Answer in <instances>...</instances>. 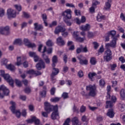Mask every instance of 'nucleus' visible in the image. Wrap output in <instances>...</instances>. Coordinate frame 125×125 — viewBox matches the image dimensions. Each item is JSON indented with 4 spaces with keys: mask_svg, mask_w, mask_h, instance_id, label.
<instances>
[{
    "mask_svg": "<svg viewBox=\"0 0 125 125\" xmlns=\"http://www.w3.org/2000/svg\"><path fill=\"white\" fill-rule=\"evenodd\" d=\"M45 111L47 113H50L54 111L51 115L52 120H56L59 118V114L58 113V106H53L51 105L49 103L46 102L44 103Z\"/></svg>",
    "mask_w": 125,
    "mask_h": 125,
    "instance_id": "1",
    "label": "nucleus"
},
{
    "mask_svg": "<svg viewBox=\"0 0 125 125\" xmlns=\"http://www.w3.org/2000/svg\"><path fill=\"white\" fill-rule=\"evenodd\" d=\"M62 16H63V21L66 23V25H67V26H71L72 23L68 21V19L72 18V11H71V9H66L62 13Z\"/></svg>",
    "mask_w": 125,
    "mask_h": 125,
    "instance_id": "2",
    "label": "nucleus"
},
{
    "mask_svg": "<svg viewBox=\"0 0 125 125\" xmlns=\"http://www.w3.org/2000/svg\"><path fill=\"white\" fill-rule=\"evenodd\" d=\"M0 76L4 78V80H5L11 86H13L14 81L12 80V78L10 77L9 74H4V70H0Z\"/></svg>",
    "mask_w": 125,
    "mask_h": 125,
    "instance_id": "3",
    "label": "nucleus"
},
{
    "mask_svg": "<svg viewBox=\"0 0 125 125\" xmlns=\"http://www.w3.org/2000/svg\"><path fill=\"white\" fill-rule=\"evenodd\" d=\"M7 62H8V60L4 58L1 60L0 64L1 66H6V68H7L8 70H10L11 72H14L16 69L15 66L11 64L7 65Z\"/></svg>",
    "mask_w": 125,
    "mask_h": 125,
    "instance_id": "4",
    "label": "nucleus"
},
{
    "mask_svg": "<svg viewBox=\"0 0 125 125\" xmlns=\"http://www.w3.org/2000/svg\"><path fill=\"white\" fill-rule=\"evenodd\" d=\"M25 60H26V58L24 57H18L16 64L17 66H20L21 64H22L24 68H27L28 67V62Z\"/></svg>",
    "mask_w": 125,
    "mask_h": 125,
    "instance_id": "5",
    "label": "nucleus"
},
{
    "mask_svg": "<svg viewBox=\"0 0 125 125\" xmlns=\"http://www.w3.org/2000/svg\"><path fill=\"white\" fill-rule=\"evenodd\" d=\"M10 104L12 105V106L10 107V110H11V112L13 113V114H15L16 116H17V118H20V116H21V113H20V111L19 110H16V104L15 102L13 101H11L10 102Z\"/></svg>",
    "mask_w": 125,
    "mask_h": 125,
    "instance_id": "6",
    "label": "nucleus"
},
{
    "mask_svg": "<svg viewBox=\"0 0 125 125\" xmlns=\"http://www.w3.org/2000/svg\"><path fill=\"white\" fill-rule=\"evenodd\" d=\"M9 94V90L6 88L4 85L0 86V98H3L4 95H8Z\"/></svg>",
    "mask_w": 125,
    "mask_h": 125,
    "instance_id": "7",
    "label": "nucleus"
},
{
    "mask_svg": "<svg viewBox=\"0 0 125 125\" xmlns=\"http://www.w3.org/2000/svg\"><path fill=\"white\" fill-rule=\"evenodd\" d=\"M86 90H89V95L90 96H95L96 95V86L95 85L87 86Z\"/></svg>",
    "mask_w": 125,
    "mask_h": 125,
    "instance_id": "8",
    "label": "nucleus"
},
{
    "mask_svg": "<svg viewBox=\"0 0 125 125\" xmlns=\"http://www.w3.org/2000/svg\"><path fill=\"white\" fill-rule=\"evenodd\" d=\"M18 14H19V12H17L15 10L11 8L7 10V15L9 19H10V18H15Z\"/></svg>",
    "mask_w": 125,
    "mask_h": 125,
    "instance_id": "9",
    "label": "nucleus"
},
{
    "mask_svg": "<svg viewBox=\"0 0 125 125\" xmlns=\"http://www.w3.org/2000/svg\"><path fill=\"white\" fill-rule=\"evenodd\" d=\"M104 60L106 62H109L112 60V51L111 50L107 49L104 52Z\"/></svg>",
    "mask_w": 125,
    "mask_h": 125,
    "instance_id": "10",
    "label": "nucleus"
},
{
    "mask_svg": "<svg viewBox=\"0 0 125 125\" xmlns=\"http://www.w3.org/2000/svg\"><path fill=\"white\" fill-rule=\"evenodd\" d=\"M77 58L79 60V63L81 65H87L88 64V60L83 55L79 56Z\"/></svg>",
    "mask_w": 125,
    "mask_h": 125,
    "instance_id": "11",
    "label": "nucleus"
},
{
    "mask_svg": "<svg viewBox=\"0 0 125 125\" xmlns=\"http://www.w3.org/2000/svg\"><path fill=\"white\" fill-rule=\"evenodd\" d=\"M22 42L26 45V46H27V47H31V48L36 47V44L34 43H30L28 39L24 38Z\"/></svg>",
    "mask_w": 125,
    "mask_h": 125,
    "instance_id": "12",
    "label": "nucleus"
},
{
    "mask_svg": "<svg viewBox=\"0 0 125 125\" xmlns=\"http://www.w3.org/2000/svg\"><path fill=\"white\" fill-rule=\"evenodd\" d=\"M36 68L39 71L42 69H44L45 68V63L43 62V61L40 60V62L36 65Z\"/></svg>",
    "mask_w": 125,
    "mask_h": 125,
    "instance_id": "13",
    "label": "nucleus"
},
{
    "mask_svg": "<svg viewBox=\"0 0 125 125\" xmlns=\"http://www.w3.org/2000/svg\"><path fill=\"white\" fill-rule=\"evenodd\" d=\"M45 51H46V47L44 46L43 50L42 52L43 53V54L42 55V58L44 59L45 63H46V64H49L50 63V59L48 58V56H46L44 54V52H45Z\"/></svg>",
    "mask_w": 125,
    "mask_h": 125,
    "instance_id": "14",
    "label": "nucleus"
},
{
    "mask_svg": "<svg viewBox=\"0 0 125 125\" xmlns=\"http://www.w3.org/2000/svg\"><path fill=\"white\" fill-rule=\"evenodd\" d=\"M118 39L116 37H113V39L110 43L106 44V46H111V47H116L117 44V41Z\"/></svg>",
    "mask_w": 125,
    "mask_h": 125,
    "instance_id": "15",
    "label": "nucleus"
},
{
    "mask_svg": "<svg viewBox=\"0 0 125 125\" xmlns=\"http://www.w3.org/2000/svg\"><path fill=\"white\" fill-rule=\"evenodd\" d=\"M90 28H91L90 24L88 23L86 24L85 25H82L80 27V29L81 30V31H83L85 32L86 31H89V30H90Z\"/></svg>",
    "mask_w": 125,
    "mask_h": 125,
    "instance_id": "16",
    "label": "nucleus"
},
{
    "mask_svg": "<svg viewBox=\"0 0 125 125\" xmlns=\"http://www.w3.org/2000/svg\"><path fill=\"white\" fill-rule=\"evenodd\" d=\"M9 32V26H6L5 27H1L0 28V34L1 35H4L5 33Z\"/></svg>",
    "mask_w": 125,
    "mask_h": 125,
    "instance_id": "17",
    "label": "nucleus"
},
{
    "mask_svg": "<svg viewBox=\"0 0 125 125\" xmlns=\"http://www.w3.org/2000/svg\"><path fill=\"white\" fill-rule=\"evenodd\" d=\"M86 21V19H85V17L82 16L81 18V20H80V19L76 18L75 19V21L76 22L77 24H78L80 25L81 23H84L85 21Z\"/></svg>",
    "mask_w": 125,
    "mask_h": 125,
    "instance_id": "18",
    "label": "nucleus"
},
{
    "mask_svg": "<svg viewBox=\"0 0 125 125\" xmlns=\"http://www.w3.org/2000/svg\"><path fill=\"white\" fill-rule=\"evenodd\" d=\"M72 125H82V123L79 121V118L75 117L72 119Z\"/></svg>",
    "mask_w": 125,
    "mask_h": 125,
    "instance_id": "19",
    "label": "nucleus"
},
{
    "mask_svg": "<svg viewBox=\"0 0 125 125\" xmlns=\"http://www.w3.org/2000/svg\"><path fill=\"white\" fill-rule=\"evenodd\" d=\"M66 29L64 27H62V26H57L55 30V34H59L60 32H65Z\"/></svg>",
    "mask_w": 125,
    "mask_h": 125,
    "instance_id": "20",
    "label": "nucleus"
},
{
    "mask_svg": "<svg viewBox=\"0 0 125 125\" xmlns=\"http://www.w3.org/2000/svg\"><path fill=\"white\" fill-rule=\"evenodd\" d=\"M107 1L105 2L104 8L105 10H109L111 8V2L112 0H107Z\"/></svg>",
    "mask_w": 125,
    "mask_h": 125,
    "instance_id": "21",
    "label": "nucleus"
},
{
    "mask_svg": "<svg viewBox=\"0 0 125 125\" xmlns=\"http://www.w3.org/2000/svg\"><path fill=\"white\" fill-rule=\"evenodd\" d=\"M57 43H58L59 45H64V44H65V42H64L62 37H60L57 39Z\"/></svg>",
    "mask_w": 125,
    "mask_h": 125,
    "instance_id": "22",
    "label": "nucleus"
},
{
    "mask_svg": "<svg viewBox=\"0 0 125 125\" xmlns=\"http://www.w3.org/2000/svg\"><path fill=\"white\" fill-rule=\"evenodd\" d=\"M94 77H96V73L95 72H89L88 74V78L91 81H94Z\"/></svg>",
    "mask_w": 125,
    "mask_h": 125,
    "instance_id": "23",
    "label": "nucleus"
},
{
    "mask_svg": "<svg viewBox=\"0 0 125 125\" xmlns=\"http://www.w3.org/2000/svg\"><path fill=\"white\" fill-rule=\"evenodd\" d=\"M23 43V41H22V39L19 38L16 39L13 42V44H19V45H21Z\"/></svg>",
    "mask_w": 125,
    "mask_h": 125,
    "instance_id": "24",
    "label": "nucleus"
},
{
    "mask_svg": "<svg viewBox=\"0 0 125 125\" xmlns=\"http://www.w3.org/2000/svg\"><path fill=\"white\" fill-rule=\"evenodd\" d=\"M107 116L109 117V118H114V116H115V113L113 109H109L107 113Z\"/></svg>",
    "mask_w": 125,
    "mask_h": 125,
    "instance_id": "25",
    "label": "nucleus"
},
{
    "mask_svg": "<svg viewBox=\"0 0 125 125\" xmlns=\"http://www.w3.org/2000/svg\"><path fill=\"white\" fill-rule=\"evenodd\" d=\"M105 16L102 15L101 14H98L97 16V20L98 22H101L102 20H104Z\"/></svg>",
    "mask_w": 125,
    "mask_h": 125,
    "instance_id": "26",
    "label": "nucleus"
},
{
    "mask_svg": "<svg viewBox=\"0 0 125 125\" xmlns=\"http://www.w3.org/2000/svg\"><path fill=\"white\" fill-rule=\"evenodd\" d=\"M119 109L121 112H124L125 110V104L123 103H120L118 105Z\"/></svg>",
    "mask_w": 125,
    "mask_h": 125,
    "instance_id": "27",
    "label": "nucleus"
},
{
    "mask_svg": "<svg viewBox=\"0 0 125 125\" xmlns=\"http://www.w3.org/2000/svg\"><path fill=\"white\" fill-rule=\"evenodd\" d=\"M34 29L36 31H39L41 29H42V25L38 24V23H34Z\"/></svg>",
    "mask_w": 125,
    "mask_h": 125,
    "instance_id": "28",
    "label": "nucleus"
},
{
    "mask_svg": "<svg viewBox=\"0 0 125 125\" xmlns=\"http://www.w3.org/2000/svg\"><path fill=\"white\" fill-rule=\"evenodd\" d=\"M57 61H58L57 56H54L52 58V62H53V63L52 64V67H55V64L57 63Z\"/></svg>",
    "mask_w": 125,
    "mask_h": 125,
    "instance_id": "29",
    "label": "nucleus"
},
{
    "mask_svg": "<svg viewBox=\"0 0 125 125\" xmlns=\"http://www.w3.org/2000/svg\"><path fill=\"white\" fill-rule=\"evenodd\" d=\"M121 98L123 100H125V90L124 89H122L120 92Z\"/></svg>",
    "mask_w": 125,
    "mask_h": 125,
    "instance_id": "30",
    "label": "nucleus"
},
{
    "mask_svg": "<svg viewBox=\"0 0 125 125\" xmlns=\"http://www.w3.org/2000/svg\"><path fill=\"white\" fill-rule=\"evenodd\" d=\"M59 73V69L58 68H53V71H52L51 77H52L53 76H56V75H58Z\"/></svg>",
    "mask_w": 125,
    "mask_h": 125,
    "instance_id": "31",
    "label": "nucleus"
},
{
    "mask_svg": "<svg viewBox=\"0 0 125 125\" xmlns=\"http://www.w3.org/2000/svg\"><path fill=\"white\" fill-rule=\"evenodd\" d=\"M106 106L105 108H112L113 106V102L111 101H106Z\"/></svg>",
    "mask_w": 125,
    "mask_h": 125,
    "instance_id": "32",
    "label": "nucleus"
},
{
    "mask_svg": "<svg viewBox=\"0 0 125 125\" xmlns=\"http://www.w3.org/2000/svg\"><path fill=\"white\" fill-rule=\"evenodd\" d=\"M116 33H117V32L116 31L111 30L107 33V35H108V36H112V37L113 38V37H115Z\"/></svg>",
    "mask_w": 125,
    "mask_h": 125,
    "instance_id": "33",
    "label": "nucleus"
},
{
    "mask_svg": "<svg viewBox=\"0 0 125 125\" xmlns=\"http://www.w3.org/2000/svg\"><path fill=\"white\" fill-rule=\"evenodd\" d=\"M24 74H27L28 75H35V70L33 69L29 70L25 72Z\"/></svg>",
    "mask_w": 125,
    "mask_h": 125,
    "instance_id": "34",
    "label": "nucleus"
},
{
    "mask_svg": "<svg viewBox=\"0 0 125 125\" xmlns=\"http://www.w3.org/2000/svg\"><path fill=\"white\" fill-rule=\"evenodd\" d=\"M90 62L91 64V65H95L96 63H97V62L96 61V59L94 57H92L90 59Z\"/></svg>",
    "mask_w": 125,
    "mask_h": 125,
    "instance_id": "35",
    "label": "nucleus"
},
{
    "mask_svg": "<svg viewBox=\"0 0 125 125\" xmlns=\"http://www.w3.org/2000/svg\"><path fill=\"white\" fill-rule=\"evenodd\" d=\"M42 19L44 21V24H45V26H47V22H46V18H47L46 14H43L42 16Z\"/></svg>",
    "mask_w": 125,
    "mask_h": 125,
    "instance_id": "36",
    "label": "nucleus"
},
{
    "mask_svg": "<svg viewBox=\"0 0 125 125\" xmlns=\"http://www.w3.org/2000/svg\"><path fill=\"white\" fill-rule=\"evenodd\" d=\"M46 45H47V46H52V45H53L54 43H53V42H52V41H51V40H49L46 42Z\"/></svg>",
    "mask_w": 125,
    "mask_h": 125,
    "instance_id": "37",
    "label": "nucleus"
},
{
    "mask_svg": "<svg viewBox=\"0 0 125 125\" xmlns=\"http://www.w3.org/2000/svg\"><path fill=\"white\" fill-rule=\"evenodd\" d=\"M99 83L100 86L101 87H104V86H105V81H104V80H100Z\"/></svg>",
    "mask_w": 125,
    "mask_h": 125,
    "instance_id": "38",
    "label": "nucleus"
},
{
    "mask_svg": "<svg viewBox=\"0 0 125 125\" xmlns=\"http://www.w3.org/2000/svg\"><path fill=\"white\" fill-rule=\"evenodd\" d=\"M76 41L77 42H83L84 40H85V38H81V37H79V36L76 39Z\"/></svg>",
    "mask_w": 125,
    "mask_h": 125,
    "instance_id": "39",
    "label": "nucleus"
},
{
    "mask_svg": "<svg viewBox=\"0 0 125 125\" xmlns=\"http://www.w3.org/2000/svg\"><path fill=\"white\" fill-rule=\"evenodd\" d=\"M81 121H82V122H85V123H87V122H88V119L87 117L85 116V115H84L82 117Z\"/></svg>",
    "mask_w": 125,
    "mask_h": 125,
    "instance_id": "40",
    "label": "nucleus"
},
{
    "mask_svg": "<svg viewBox=\"0 0 125 125\" xmlns=\"http://www.w3.org/2000/svg\"><path fill=\"white\" fill-rule=\"evenodd\" d=\"M35 119V116H33L31 119L27 120L26 122L28 124H32V123H34Z\"/></svg>",
    "mask_w": 125,
    "mask_h": 125,
    "instance_id": "41",
    "label": "nucleus"
},
{
    "mask_svg": "<svg viewBox=\"0 0 125 125\" xmlns=\"http://www.w3.org/2000/svg\"><path fill=\"white\" fill-rule=\"evenodd\" d=\"M14 7H15V8L17 9V10H18V11H21V10L22 9V7L20 5L16 4L14 5Z\"/></svg>",
    "mask_w": 125,
    "mask_h": 125,
    "instance_id": "42",
    "label": "nucleus"
},
{
    "mask_svg": "<svg viewBox=\"0 0 125 125\" xmlns=\"http://www.w3.org/2000/svg\"><path fill=\"white\" fill-rule=\"evenodd\" d=\"M59 100H60V98L55 97V98H52L51 99V102H58V101H59Z\"/></svg>",
    "mask_w": 125,
    "mask_h": 125,
    "instance_id": "43",
    "label": "nucleus"
},
{
    "mask_svg": "<svg viewBox=\"0 0 125 125\" xmlns=\"http://www.w3.org/2000/svg\"><path fill=\"white\" fill-rule=\"evenodd\" d=\"M100 3V2L98 1V0H93L92 1V6H95L96 5H98Z\"/></svg>",
    "mask_w": 125,
    "mask_h": 125,
    "instance_id": "44",
    "label": "nucleus"
},
{
    "mask_svg": "<svg viewBox=\"0 0 125 125\" xmlns=\"http://www.w3.org/2000/svg\"><path fill=\"white\" fill-rule=\"evenodd\" d=\"M85 110H86V108L83 105H82L80 108L81 113H84V112H85Z\"/></svg>",
    "mask_w": 125,
    "mask_h": 125,
    "instance_id": "45",
    "label": "nucleus"
},
{
    "mask_svg": "<svg viewBox=\"0 0 125 125\" xmlns=\"http://www.w3.org/2000/svg\"><path fill=\"white\" fill-rule=\"evenodd\" d=\"M35 62H38V61L41 62V60H42L41 58H40L38 55H36L35 57L34 58Z\"/></svg>",
    "mask_w": 125,
    "mask_h": 125,
    "instance_id": "46",
    "label": "nucleus"
},
{
    "mask_svg": "<svg viewBox=\"0 0 125 125\" xmlns=\"http://www.w3.org/2000/svg\"><path fill=\"white\" fill-rule=\"evenodd\" d=\"M78 33H79V32L74 31L73 32V33L72 34V36H73V38H74V39H75L79 37V35H78Z\"/></svg>",
    "mask_w": 125,
    "mask_h": 125,
    "instance_id": "47",
    "label": "nucleus"
},
{
    "mask_svg": "<svg viewBox=\"0 0 125 125\" xmlns=\"http://www.w3.org/2000/svg\"><path fill=\"white\" fill-rule=\"evenodd\" d=\"M4 10L2 8H0V17H2L4 16Z\"/></svg>",
    "mask_w": 125,
    "mask_h": 125,
    "instance_id": "48",
    "label": "nucleus"
},
{
    "mask_svg": "<svg viewBox=\"0 0 125 125\" xmlns=\"http://www.w3.org/2000/svg\"><path fill=\"white\" fill-rule=\"evenodd\" d=\"M29 56H30V57H33V58H34L35 57V56L37 55L36 53H35L34 52H30L29 53Z\"/></svg>",
    "mask_w": 125,
    "mask_h": 125,
    "instance_id": "49",
    "label": "nucleus"
},
{
    "mask_svg": "<svg viewBox=\"0 0 125 125\" xmlns=\"http://www.w3.org/2000/svg\"><path fill=\"white\" fill-rule=\"evenodd\" d=\"M40 95L42 97H45V95H46V91L45 90H43V91L41 92Z\"/></svg>",
    "mask_w": 125,
    "mask_h": 125,
    "instance_id": "50",
    "label": "nucleus"
},
{
    "mask_svg": "<svg viewBox=\"0 0 125 125\" xmlns=\"http://www.w3.org/2000/svg\"><path fill=\"white\" fill-rule=\"evenodd\" d=\"M15 82L18 86H21L22 85V83L19 80L16 79Z\"/></svg>",
    "mask_w": 125,
    "mask_h": 125,
    "instance_id": "51",
    "label": "nucleus"
},
{
    "mask_svg": "<svg viewBox=\"0 0 125 125\" xmlns=\"http://www.w3.org/2000/svg\"><path fill=\"white\" fill-rule=\"evenodd\" d=\"M78 76L79 78H83V71L80 70L78 73Z\"/></svg>",
    "mask_w": 125,
    "mask_h": 125,
    "instance_id": "52",
    "label": "nucleus"
},
{
    "mask_svg": "<svg viewBox=\"0 0 125 125\" xmlns=\"http://www.w3.org/2000/svg\"><path fill=\"white\" fill-rule=\"evenodd\" d=\"M119 60L121 62V63H125V58L123 56H121L119 58Z\"/></svg>",
    "mask_w": 125,
    "mask_h": 125,
    "instance_id": "53",
    "label": "nucleus"
},
{
    "mask_svg": "<svg viewBox=\"0 0 125 125\" xmlns=\"http://www.w3.org/2000/svg\"><path fill=\"white\" fill-rule=\"evenodd\" d=\"M63 125H70V118H67L65 121Z\"/></svg>",
    "mask_w": 125,
    "mask_h": 125,
    "instance_id": "54",
    "label": "nucleus"
},
{
    "mask_svg": "<svg viewBox=\"0 0 125 125\" xmlns=\"http://www.w3.org/2000/svg\"><path fill=\"white\" fill-rule=\"evenodd\" d=\"M57 25V21H53L51 23L49 24V27H53V26H56Z\"/></svg>",
    "mask_w": 125,
    "mask_h": 125,
    "instance_id": "55",
    "label": "nucleus"
},
{
    "mask_svg": "<svg viewBox=\"0 0 125 125\" xmlns=\"http://www.w3.org/2000/svg\"><path fill=\"white\" fill-rule=\"evenodd\" d=\"M34 123L35 125H40V120L35 116Z\"/></svg>",
    "mask_w": 125,
    "mask_h": 125,
    "instance_id": "56",
    "label": "nucleus"
},
{
    "mask_svg": "<svg viewBox=\"0 0 125 125\" xmlns=\"http://www.w3.org/2000/svg\"><path fill=\"white\" fill-rule=\"evenodd\" d=\"M117 30L121 33H123V34L125 33V30H124V28L121 27H118Z\"/></svg>",
    "mask_w": 125,
    "mask_h": 125,
    "instance_id": "57",
    "label": "nucleus"
},
{
    "mask_svg": "<svg viewBox=\"0 0 125 125\" xmlns=\"http://www.w3.org/2000/svg\"><path fill=\"white\" fill-rule=\"evenodd\" d=\"M93 43L94 44L95 49H97L98 48V46H99V44L97 42H94Z\"/></svg>",
    "mask_w": 125,
    "mask_h": 125,
    "instance_id": "58",
    "label": "nucleus"
},
{
    "mask_svg": "<svg viewBox=\"0 0 125 125\" xmlns=\"http://www.w3.org/2000/svg\"><path fill=\"white\" fill-rule=\"evenodd\" d=\"M120 18L122 20V21H124V22H125V16L123 13L121 14Z\"/></svg>",
    "mask_w": 125,
    "mask_h": 125,
    "instance_id": "59",
    "label": "nucleus"
},
{
    "mask_svg": "<svg viewBox=\"0 0 125 125\" xmlns=\"http://www.w3.org/2000/svg\"><path fill=\"white\" fill-rule=\"evenodd\" d=\"M55 90H56V89L54 87H52L51 89L50 92L51 95H54V94L55 93Z\"/></svg>",
    "mask_w": 125,
    "mask_h": 125,
    "instance_id": "60",
    "label": "nucleus"
},
{
    "mask_svg": "<svg viewBox=\"0 0 125 125\" xmlns=\"http://www.w3.org/2000/svg\"><path fill=\"white\" fill-rule=\"evenodd\" d=\"M23 15L25 17V18H29L30 17V15L28 13H26L24 12L23 13Z\"/></svg>",
    "mask_w": 125,
    "mask_h": 125,
    "instance_id": "61",
    "label": "nucleus"
},
{
    "mask_svg": "<svg viewBox=\"0 0 125 125\" xmlns=\"http://www.w3.org/2000/svg\"><path fill=\"white\" fill-rule=\"evenodd\" d=\"M68 70H69V68L68 67V66H63V72H64V73H67V72H68Z\"/></svg>",
    "mask_w": 125,
    "mask_h": 125,
    "instance_id": "62",
    "label": "nucleus"
},
{
    "mask_svg": "<svg viewBox=\"0 0 125 125\" xmlns=\"http://www.w3.org/2000/svg\"><path fill=\"white\" fill-rule=\"evenodd\" d=\"M62 97L64 99H66L68 98V93H63L62 95Z\"/></svg>",
    "mask_w": 125,
    "mask_h": 125,
    "instance_id": "63",
    "label": "nucleus"
},
{
    "mask_svg": "<svg viewBox=\"0 0 125 125\" xmlns=\"http://www.w3.org/2000/svg\"><path fill=\"white\" fill-rule=\"evenodd\" d=\"M121 118L123 122H125V113H123L121 115Z\"/></svg>",
    "mask_w": 125,
    "mask_h": 125,
    "instance_id": "64",
    "label": "nucleus"
}]
</instances>
